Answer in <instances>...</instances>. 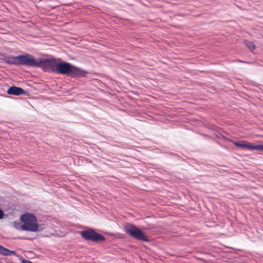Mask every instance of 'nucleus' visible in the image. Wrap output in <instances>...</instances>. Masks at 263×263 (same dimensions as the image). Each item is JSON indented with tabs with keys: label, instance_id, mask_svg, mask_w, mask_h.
Listing matches in <instances>:
<instances>
[{
	"label": "nucleus",
	"instance_id": "obj_1",
	"mask_svg": "<svg viewBox=\"0 0 263 263\" xmlns=\"http://www.w3.org/2000/svg\"><path fill=\"white\" fill-rule=\"evenodd\" d=\"M0 55L3 57L2 60L9 65L39 68L44 72L64 75L73 79L85 78L88 73L87 70L53 56L48 58H36L29 53L17 56H7L6 53L2 52H0Z\"/></svg>",
	"mask_w": 263,
	"mask_h": 263
},
{
	"label": "nucleus",
	"instance_id": "obj_2",
	"mask_svg": "<svg viewBox=\"0 0 263 263\" xmlns=\"http://www.w3.org/2000/svg\"><path fill=\"white\" fill-rule=\"evenodd\" d=\"M123 230L128 236L135 240L145 242H149L151 241L142 228L133 223H125Z\"/></svg>",
	"mask_w": 263,
	"mask_h": 263
},
{
	"label": "nucleus",
	"instance_id": "obj_3",
	"mask_svg": "<svg viewBox=\"0 0 263 263\" xmlns=\"http://www.w3.org/2000/svg\"><path fill=\"white\" fill-rule=\"evenodd\" d=\"M20 220L23 223L24 231L32 232L40 231L39 224L33 213L26 212L21 216Z\"/></svg>",
	"mask_w": 263,
	"mask_h": 263
},
{
	"label": "nucleus",
	"instance_id": "obj_4",
	"mask_svg": "<svg viewBox=\"0 0 263 263\" xmlns=\"http://www.w3.org/2000/svg\"><path fill=\"white\" fill-rule=\"evenodd\" d=\"M79 234L85 240L91 241L95 243H101L106 240L105 237L96 230L91 228H86L84 230L80 231Z\"/></svg>",
	"mask_w": 263,
	"mask_h": 263
},
{
	"label": "nucleus",
	"instance_id": "obj_5",
	"mask_svg": "<svg viewBox=\"0 0 263 263\" xmlns=\"http://www.w3.org/2000/svg\"><path fill=\"white\" fill-rule=\"evenodd\" d=\"M221 137L223 140L233 143L237 147L240 148L243 150H256L263 152V144H254L245 140L235 141L231 139L228 138L222 135H221Z\"/></svg>",
	"mask_w": 263,
	"mask_h": 263
},
{
	"label": "nucleus",
	"instance_id": "obj_6",
	"mask_svg": "<svg viewBox=\"0 0 263 263\" xmlns=\"http://www.w3.org/2000/svg\"><path fill=\"white\" fill-rule=\"evenodd\" d=\"M7 93L10 95L20 96L26 95L27 92L22 87L15 86L14 85L10 86L7 90Z\"/></svg>",
	"mask_w": 263,
	"mask_h": 263
},
{
	"label": "nucleus",
	"instance_id": "obj_7",
	"mask_svg": "<svg viewBox=\"0 0 263 263\" xmlns=\"http://www.w3.org/2000/svg\"><path fill=\"white\" fill-rule=\"evenodd\" d=\"M15 251L10 250L3 246H1L0 248V254L4 256H11L12 255H15Z\"/></svg>",
	"mask_w": 263,
	"mask_h": 263
},
{
	"label": "nucleus",
	"instance_id": "obj_8",
	"mask_svg": "<svg viewBox=\"0 0 263 263\" xmlns=\"http://www.w3.org/2000/svg\"><path fill=\"white\" fill-rule=\"evenodd\" d=\"M243 44L250 51H253L255 49V46L253 42L245 40Z\"/></svg>",
	"mask_w": 263,
	"mask_h": 263
},
{
	"label": "nucleus",
	"instance_id": "obj_9",
	"mask_svg": "<svg viewBox=\"0 0 263 263\" xmlns=\"http://www.w3.org/2000/svg\"><path fill=\"white\" fill-rule=\"evenodd\" d=\"M13 226L15 229L18 230L24 231V229L23 228V223L22 222L14 221L13 222Z\"/></svg>",
	"mask_w": 263,
	"mask_h": 263
},
{
	"label": "nucleus",
	"instance_id": "obj_10",
	"mask_svg": "<svg viewBox=\"0 0 263 263\" xmlns=\"http://www.w3.org/2000/svg\"><path fill=\"white\" fill-rule=\"evenodd\" d=\"M105 233L109 236H115L118 238H122V234L121 233H112L109 232H105Z\"/></svg>",
	"mask_w": 263,
	"mask_h": 263
},
{
	"label": "nucleus",
	"instance_id": "obj_11",
	"mask_svg": "<svg viewBox=\"0 0 263 263\" xmlns=\"http://www.w3.org/2000/svg\"><path fill=\"white\" fill-rule=\"evenodd\" d=\"M20 260L22 262V263H33L31 261L27 260L23 258L22 256L20 258Z\"/></svg>",
	"mask_w": 263,
	"mask_h": 263
},
{
	"label": "nucleus",
	"instance_id": "obj_12",
	"mask_svg": "<svg viewBox=\"0 0 263 263\" xmlns=\"http://www.w3.org/2000/svg\"><path fill=\"white\" fill-rule=\"evenodd\" d=\"M5 214L3 210L0 208V220L4 218Z\"/></svg>",
	"mask_w": 263,
	"mask_h": 263
},
{
	"label": "nucleus",
	"instance_id": "obj_13",
	"mask_svg": "<svg viewBox=\"0 0 263 263\" xmlns=\"http://www.w3.org/2000/svg\"><path fill=\"white\" fill-rule=\"evenodd\" d=\"M217 143L218 144H219V145H220V146H221L222 147H223V148H225V149H228V147H227V146H224V145H222L220 142H217Z\"/></svg>",
	"mask_w": 263,
	"mask_h": 263
},
{
	"label": "nucleus",
	"instance_id": "obj_14",
	"mask_svg": "<svg viewBox=\"0 0 263 263\" xmlns=\"http://www.w3.org/2000/svg\"><path fill=\"white\" fill-rule=\"evenodd\" d=\"M237 61L238 62H240V63H249V62H244L243 61H241V60H238Z\"/></svg>",
	"mask_w": 263,
	"mask_h": 263
},
{
	"label": "nucleus",
	"instance_id": "obj_15",
	"mask_svg": "<svg viewBox=\"0 0 263 263\" xmlns=\"http://www.w3.org/2000/svg\"><path fill=\"white\" fill-rule=\"evenodd\" d=\"M21 239H26V240H30V238H24V237H22L21 238Z\"/></svg>",
	"mask_w": 263,
	"mask_h": 263
},
{
	"label": "nucleus",
	"instance_id": "obj_16",
	"mask_svg": "<svg viewBox=\"0 0 263 263\" xmlns=\"http://www.w3.org/2000/svg\"><path fill=\"white\" fill-rule=\"evenodd\" d=\"M204 136L208 137V136L207 135H204Z\"/></svg>",
	"mask_w": 263,
	"mask_h": 263
}]
</instances>
